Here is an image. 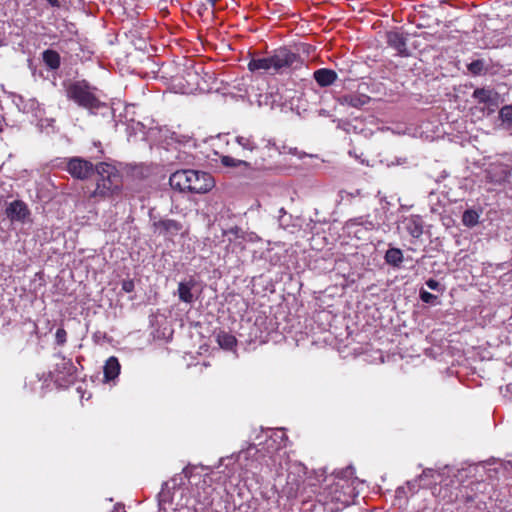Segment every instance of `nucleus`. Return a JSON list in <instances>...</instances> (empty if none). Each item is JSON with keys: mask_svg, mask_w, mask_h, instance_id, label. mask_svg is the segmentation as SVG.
<instances>
[{"mask_svg": "<svg viewBox=\"0 0 512 512\" xmlns=\"http://www.w3.org/2000/svg\"><path fill=\"white\" fill-rule=\"evenodd\" d=\"M92 88L86 81L70 83L66 88V96L79 106L90 111L97 110L104 104L98 99Z\"/></svg>", "mask_w": 512, "mask_h": 512, "instance_id": "nucleus-4", "label": "nucleus"}, {"mask_svg": "<svg viewBox=\"0 0 512 512\" xmlns=\"http://www.w3.org/2000/svg\"><path fill=\"white\" fill-rule=\"evenodd\" d=\"M253 449H255V447H251V448H249L247 452H240V455H239V456H240V457H242V456L246 457V455H247L251 450H253Z\"/></svg>", "mask_w": 512, "mask_h": 512, "instance_id": "nucleus-45", "label": "nucleus"}, {"mask_svg": "<svg viewBox=\"0 0 512 512\" xmlns=\"http://www.w3.org/2000/svg\"><path fill=\"white\" fill-rule=\"evenodd\" d=\"M499 118L502 121V124L507 125V127L512 126V105H505L499 111Z\"/></svg>", "mask_w": 512, "mask_h": 512, "instance_id": "nucleus-27", "label": "nucleus"}, {"mask_svg": "<svg viewBox=\"0 0 512 512\" xmlns=\"http://www.w3.org/2000/svg\"><path fill=\"white\" fill-rule=\"evenodd\" d=\"M134 287H135L134 282L131 279L124 280L122 282V290L126 293L132 292L134 290Z\"/></svg>", "mask_w": 512, "mask_h": 512, "instance_id": "nucleus-37", "label": "nucleus"}, {"mask_svg": "<svg viewBox=\"0 0 512 512\" xmlns=\"http://www.w3.org/2000/svg\"><path fill=\"white\" fill-rule=\"evenodd\" d=\"M388 44L397 50L399 54H404L406 51V40L397 32L388 34Z\"/></svg>", "mask_w": 512, "mask_h": 512, "instance_id": "nucleus-17", "label": "nucleus"}, {"mask_svg": "<svg viewBox=\"0 0 512 512\" xmlns=\"http://www.w3.org/2000/svg\"><path fill=\"white\" fill-rule=\"evenodd\" d=\"M122 181L121 179L117 180H107V179H97L96 187L94 191L91 193L90 198L95 199H106L113 196L115 193H118L121 189Z\"/></svg>", "mask_w": 512, "mask_h": 512, "instance_id": "nucleus-7", "label": "nucleus"}, {"mask_svg": "<svg viewBox=\"0 0 512 512\" xmlns=\"http://www.w3.org/2000/svg\"><path fill=\"white\" fill-rule=\"evenodd\" d=\"M113 512H125V511H124V507H123V506H120V505H117V506L115 507V511H113Z\"/></svg>", "mask_w": 512, "mask_h": 512, "instance_id": "nucleus-44", "label": "nucleus"}, {"mask_svg": "<svg viewBox=\"0 0 512 512\" xmlns=\"http://www.w3.org/2000/svg\"><path fill=\"white\" fill-rule=\"evenodd\" d=\"M271 437H273L275 440L280 439V441H283L285 439V433L282 429H277L273 432Z\"/></svg>", "mask_w": 512, "mask_h": 512, "instance_id": "nucleus-40", "label": "nucleus"}, {"mask_svg": "<svg viewBox=\"0 0 512 512\" xmlns=\"http://www.w3.org/2000/svg\"><path fill=\"white\" fill-rule=\"evenodd\" d=\"M406 487L411 495L415 494L419 488H423V482L419 480V477L411 481L406 482Z\"/></svg>", "mask_w": 512, "mask_h": 512, "instance_id": "nucleus-32", "label": "nucleus"}, {"mask_svg": "<svg viewBox=\"0 0 512 512\" xmlns=\"http://www.w3.org/2000/svg\"><path fill=\"white\" fill-rule=\"evenodd\" d=\"M395 493H396L397 498H402V497H406L408 495L409 491L405 485V486L398 487L396 489Z\"/></svg>", "mask_w": 512, "mask_h": 512, "instance_id": "nucleus-38", "label": "nucleus"}, {"mask_svg": "<svg viewBox=\"0 0 512 512\" xmlns=\"http://www.w3.org/2000/svg\"><path fill=\"white\" fill-rule=\"evenodd\" d=\"M8 45V40L4 32L0 31V47Z\"/></svg>", "mask_w": 512, "mask_h": 512, "instance_id": "nucleus-42", "label": "nucleus"}, {"mask_svg": "<svg viewBox=\"0 0 512 512\" xmlns=\"http://www.w3.org/2000/svg\"><path fill=\"white\" fill-rule=\"evenodd\" d=\"M426 285L428 288H430L431 290H439V287H440V283L435 280V279H428L426 281Z\"/></svg>", "mask_w": 512, "mask_h": 512, "instance_id": "nucleus-39", "label": "nucleus"}, {"mask_svg": "<svg viewBox=\"0 0 512 512\" xmlns=\"http://www.w3.org/2000/svg\"><path fill=\"white\" fill-rule=\"evenodd\" d=\"M473 97L479 103H483L490 111H494L501 102L499 93L489 88L474 90Z\"/></svg>", "mask_w": 512, "mask_h": 512, "instance_id": "nucleus-9", "label": "nucleus"}, {"mask_svg": "<svg viewBox=\"0 0 512 512\" xmlns=\"http://www.w3.org/2000/svg\"><path fill=\"white\" fill-rule=\"evenodd\" d=\"M436 296L428 291L422 290L420 292V299L424 303H433L436 300Z\"/></svg>", "mask_w": 512, "mask_h": 512, "instance_id": "nucleus-34", "label": "nucleus"}, {"mask_svg": "<svg viewBox=\"0 0 512 512\" xmlns=\"http://www.w3.org/2000/svg\"><path fill=\"white\" fill-rule=\"evenodd\" d=\"M212 7H214L218 0H208Z\"/></svg>", "mask_w": 512, "mask_h": 512, "instance_id": "nucleus-46", "label": "nucleus"}, {"mask_svg": "<svg viewBox=\"0 0 512 512\" xmlns=\"http://www.w3.org/2000/svg\"><path fill=\"white\" fill-rule=\"evenodd\" d=\"M357 225L364 226L366 229H369V230L373 229L375 226L372 221H370L368 218H365L363 216L350 219L347 222V227H349V228L353 227V226H357Z\"/></svg>", "mask_w": 512, "mask_h": 512, "instance_id": "nucleus-29", "label": "nucleus"}, {"mask_svg": "<svg viewBox=\"0 0 512 512\" xmlns=\"http://www.w3.org/2000/svg\"><path fill=\"white\" fill-rule=\"evenodd\" d=\"M52 7H59V0H46Z\"/></svg>", "mask_w": 512, "mask_h": 512, "instance_id": "nucleus-43", "label": "nucleus"}, {"mask_svg": "<svg viewBox=\"0 0 512 512\" xmlns=\"http://www.w3.org/2000/svg\"><path fill=\"white\" fill-rule=\"evenodd\" d=\"M43 61L50 69H58L60 66V56L54 50H45L43 52Z\"/></svg>", "mask_w": 512, "mask_h": 512, "instance_id": "nucleus-22", "label": "nucleus"}, {"mask_svg": "<svg viewBox=\"0 0 512 512\" xmlns=\"http://www.w3.org/2000/svg\"><path fill=\"white\" fill-rule=\"evenodd\" d=\"M21 112L31 113L35 117H40L43 114V110L39 102L35 98L25 99L24 105L22 106Z\"/></svg>", "mask_w": 512, "mask_h": 512, "instance_id": "nucleus-18", "label": "nucleus"}, {"mask_svg": "<svg viewBox=\"0 0 512 512\" xmlns=\"http://www.w3.org/2000/svg\"><path fill=\"white\" fill-rule=\"evenodd\" d=\"M221 163L225 167L240 168L243 171L251 168L250 163L244 160H239L231 156H222Z\"/></svg>", "mask_w": 512, "mask_h": 512, "instance_id": "nucleus-20", "label": "nucleus"}, {"mask_svg": "<svg viewBox=\"0 0 512 512\" xmlns=\"http://www.w3.org/2000/svg\"><path fill=\"white\" fill-rule=\"evenodd\" d=\"M171 490L173 489L170 487V483L164 482L162 489L158 494V502L161 507L172 501L173 494Z\"/></svg>", "mask_w": 512, "mask_h": 512, "instance_id": "nucleus-24", "label": "nucleus"}, {"mask_svg": "<svg viewBox=\"0 0 512 512\" xmlns=\"http://www.w3.org/2000/svg\"><path fill=\"white\" fill-rule=\"evenodd\" d=\"M302 65L299 55L287 48H279L272 55L263 58L252 59L248 63L250 71L264 70L272 73H286Z\"/></svg>", "mask_w": 512, "mask_h": 512, "instance_id": "nucleus-2", "label": "nucleus"}, {"mask_svg": "<svg viewBox=\"0 0 512 512\" xmlns=\"http://www.w3.org/2000/svg\"><path fill=\"white\" fill-rule=\"evenodd\" d=\"M95 165L81 157L69 158L66 171L75 179L86 180L94 174Z\"/></svg>", "mask_w": 512, "mask_h": 512, "instance_id": "nucleus-5", "label": "nucleus"}, {"mask_svg": "<svg viewBox=\"0 0 512 512\" xmlns=\"http://www.w3.org/2000/svg\"><path fill=\"white\" fill-rule=\"evenodd\" d=\"M194 284L190 282H180L178 284V296L182 302L191 304L194 301L192 288Z\"/></svg>", "mask_w": 512, "mask_h": 512, "instance_id": "nucleus-16", "label": "nucleus"}, {"mask_svg": "<svg viewBox=\"0 0 512 512\" xmlns=\"http://www.w3.org/2000/svg\"><path fill=\"white\" fill-rule=\"evenodd\" d=\"M364 193L361 189H354L353 191L348 190H340L339 191V198L341 201L344 202H351L356 197H363Z\"/></svg>", "mask_w": 512, "mask_h": 512, "instance_id": "nucleus-28", "label": "nucleus"}, {"mask_svg": "<svg viewBox=\"0 0 512 512\" xmlns=\"http://www.w3.org/2000/svg\"><path fill=\"white\" fill-rule=\"evenodd\" d=\"M313 77L320 87L332 85L338 78L334 70L321 68L314 72Z\"/></svg>", "mask_w": 512, "mask_h": 512, "instance_id": "nucleus-13", "label": "nucleus"}, {"mask_svg": "<svg viewBox=\"0 0 512 512\" xmlns=\"http://www.w3.org/2000/svg\"><path fill=\"white\" fill-rule=\"evenodd\" d=\"M5 214L12 222L25 223L29 219L30 210L24 201L14 200L7 205Z\"/></svg>", "mask_w": 512, "mask_h": 512, "instance_id": "nucleus-8", "label": "nucleus"}, {"mask_svg": "<svg viewBox=\"0 0 512 512\" xmlns=\"http://www.w3.org/2000/svg\"><path fill=\"white\" fill-rule=\"evenodd\" d=\"M439 473L433 469H425L419 476V480L423 482V488H428L433 484H436Z\"/></svg>", "mask_w": 512, "mask_h": 512, "instance_id": "nucleus-23", "label": "nucleus"}, {"mask_svg": "<svg viewBox=\"0 0 512 512\" xmlns=\"http://www.w3.org/2000/svg\"><path fill=\"white\" fill-rule=\"evenodd\" d=\"M400 228L413 238H419L423 234V220L418 215L405 217Z\"/></svg>", "mask_w": 512, "mask_h": 512, "instance_id": "nucleus-11", "label": "nucleus"}, {"mask_svg": "<svg viewBox=\"0 0 512 512\" xmlns=\"http://www.w3.org/2000/svg\"><path fill=\"white\" fill-rule=\"evenodd\" d=\"M120 368L121 366L118 359L114 356L109 357L104 365L105 381L108 382L117 378L120 373Z\"/></svg>", "mask_w": 512, "mask_h": 512, "instance_id": "nucleus-14", "label": "nucleus"}, {"mask_svg": "<svg viewBox=\"0 0 512 512\" xmlns=\"http://www.w3.org/2000/svg\"><path fill=\"white\" fill-rule=\"evenodd\" d=\"M208 490L209 491H206L205 493L207 494L203 500V504L205 506H210L212 504V499L211 497L209 496L210 492L212 491V488L211 487H208Z\"/></svg>", "mask_w": 512, "mask_h": 512, "instance_id": "nucleus-41", "label": "nucleus"}, {"mask_svg": "<svg viewBox=\"0 0 512 512\" xmlns=\"http://www.w3.org/2000/svg\"><path fill=\"white\" fill-rule=\"evenodd\" d=\"M153 233L163 236L168 239H172L178 235L183 229V224L177 220L169 218L152 219L151 224Z\"/></svg>", "mask_w": 512, "mask_h": 512, "instance_id": "nucleus-6", "label": "nucleus"}, {"mask_svg": "<svg viewBox=\"0 0 512 512\" xmlns=\"http://www.w3.org/2000/svg\"><path fill=\"white\" fill-rule=\"evenodd\" d=\"M385 261L387 264L399 267L403 262V253L398 248H390L385 253Z\"/></svg>", "mask_w": 512, "mask_h": 512, "instance_id": "nucleus-19", "label": "nucleus"}, {"mask_svg": "<svg viewBox=\"0 0 512 512\" xmlns=\"http://www.w3.org/2000/svg\"><path fill=\"white\" fill-rule=\"evenodd\" d=\"M138 133L144 134V125L141 122L132 121L127 125V134L129 138L133 135H137Z\"/></svg>", "mask_w": 512, "mask_h": 512, "instance_id": "nucleus-31", "label": "nucleus"}, {"mask_svg": "<svg viewBox=\"0 0 512 512\" xmlns=\"http://www.w3.org/2000/svg\"><path fill=\"white\" fill-rule=\"evenodd\" d=\"M236 142L245 150L253 151L257 148L254 140L250 136H237Z\"/></svg>", "mask_w": 512, "mask_h": 512, "instance_id": "nucleus-30", "label": "nucleus"}, {"mask_svg": "<svg viewBox=\"0 0 512 512\" xmlns=\"http://www.w3.org/2000/svg\"><path fill=\"white\" fill-rule=\"evenodd\" d=\"M339 101L343 105L360 108L370 101V97L364 94H347L342 96Z\"/></svg>", "mask_w": 512, "mask_h": 512, "instance_id": "nucleus-15", "label": "nucleus"}, {"mask_svg": "<svg viewBox=\"0 0 512 512\" xmlns=\"http://www.w3.org/2000/svg\"><path fill=\"white\" fill-rule=\"evenodd\" d=\"M94 172L97 173L98 179L117 180L121 179L118 169L107 162H101L95 165Z\"/></svg>", "mask_w": 512, "mask_h": 512, "instance_id": "nucleus-12", "label": "nucleus"}, {"mask_svg": "<svg viewBox=\"0 0 512 512\" xmlns=\"http://www.w3.org/2000/svg\"><path fill=\"white\" fill-rule=\"evenodd\" d=\"M190 470L189 468H184L183 471L179 474H176L166 483H170V487L175 490L177 487H181L185 484V479L189 478Z\"/></svg>", "mask_w": 512, "mask_h": 512, "instance_id": "nucleus-25", "label": "nucleus"}, {"mask_svg": "<svg viewBox=\"0 0 512 512\" xmlns=\"http://www.w3.org/2000/svg\"><path fill=\"white\" fill-rule=\"evenodd\" d=\"M12 102L18 108L19 111L22 110V106L24 105L25 98L18 94H12Z\"/></svg>", "mask_w": 512, "mask_h": 512, "instance_id": "nucleus-35", "label": "nucleus"}, {"mask_svg": "<svg viewBox=\"0 0 512 512\" xmlns=\"http://www.w3.org/2000/svg\"><path fill=\"white\" fill-rule=\"evenodd\" d=\"M169 184L173 189L181 192L207 193L214 187L213 177L206 172L196 170H179L169 178Z\"/></svg>", "mask_w": 512, "mask_h": 512, "instance_id": "nucleus-3", "label": "nucleus"}, {"mask_svg": "<svg viewBox=\"0 0 512 512\" xmlns=\"http://www.w3.org/2000/svg\"><path fill=\"white\" fill-rule=\"evenodd\" d=\"M479 221V214L474 210H466L462 216V222L467 227L475 226Z\"/></svg>", "mask_w": 512, "mask_h": 512, "instance_id": "nucleus-26", "label": "nucleus"}, {"mask_svg": "<svg viewBox=\"0 0 512 512\" xmlns=\"http://www.w3.org/2000/svg\"><path fill=\"white\" fill-rule=\"evenodd\" d=\"M280 213H285L283 208L280 209Z\"/></svg>", "mask_w": 512, "mask_h": 512, "instance_id": "nucleus-47", "label": "nucleus"}, {"mask_svg": "<svg viewBox=\"0 0 512 512\" xmlns=\"http://www.w3.org/2000/svg\"><path fill=\"white\" fill-rule=\"evenodd\" d=\"M201 80L202 78L198 71L193 68L187 69L183 76V81H185V84L180 83L181 92L183 94H192L198 90H203L201 86Z\"/></svg>", "mask_w": 512, "mask_h": 512, "instance_id": "nucleus-10", "label": "nucleus"}, {"mask_svg": "<svg viewBox=\"0 0 512 512\" xmlns=\"http://www.w3.org/2000/svg\"><path fill=\"white\" fill-rule=\"evenodd\" d=\"M354 474V468L349 466L326 480L328 483L323 489V497L327 502L339 505L335 510L351 505L358 496L359 481Z\"/></svg>", "mask_w": 512, "mask_h": 512, "instance_id": "nucleus-1", "label": "nucleus"}, {"mask_svg": "<svg viewBox=\"0 0 512 512\" xmlns=\"http://www.w3.org/2000/svg\"><path fill=\"white\" fill-rule=\"evenodd\" d=\"M216 338L219 346L226 350L233 349L237 342L235 336L223 331L219 332Z\"/></svg>", "mask_w": 512, "mask_h": 512, "instance_id": "nucleus-21", "label": "nucleus"}, {"mask_svg": "<svg viewBox=\"0 0 512 512\" xmlns=\"http://www.w3.org/2000/svg\"><path fill=\"white\" fill-rule=\"evenodd\" d=\"M55 339H56L57 344L63 345L67 340V333H66L65 329L58 328L55 333Z\"/></svg>", "mask_w": 512, "mask_h": 512, "instance_id": "nucleus-33", "label": "nucleus"}, {"mask_svg": "<svg viewBox=\"0 0 512 512\" xmlns=\"http://www.w3.org/2000/svg\"><path fill=\"white\" fill-rule=\"evenodd\" d=\"M483 68V62L480 61V60H477V61H473L470 65H469V70L472 72V73H480L481 70Z\"/></svg>", "mask_w": 512, "mask_h": 512, "instance_id": "nucleus-36", "label": "nucleus"}]
</instances>
